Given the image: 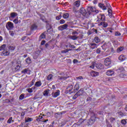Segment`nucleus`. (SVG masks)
I'll list each match as a JSON object with an SVG mask.
<instances>
[{"instance_id": "obj_1", "label": "nucleus", "mask_w": 127, "mask_h": 127, "mask_svg": "<svg viewBox=\"0 0 127 127\" xmlns=\"http://www.w3.org/2000/svg\"><path fill=\"white\" fill-rule=\"evenodd\" d=\"M1 50H3L1 53L2 56H8L10 53L9 51H8L7 49H6V45L5 44H3L0 47V51H1Z\"/></svg>"}, {"instance_id": "obj_2", "label": "nucleus", "mask_w": 127, "mask_h": 127, "mask_svg": "<svg viewBox=\"0 0 127 127\" xmlns=\"http://www.w3.org/2000/svg\"><path fill=\"white\" fill-rule=\"evenodd\" d=\"M80 13L85 17H89L90 13L86 11V10L84 8H81L80 9Z\"/></svg>"}, {"instance_id": "obj_3", "label": "nucleus", "mask_w": 127, "mask_h": 127, "mask_svg": "<svg viewBox=\"0 0 127 127\" xmlns=\"http://www.w3.org/2000/svg\"><path fill=\"white\" fill-rule=\"evenodd\" d=\"M98 21H100V22H104L105 21V20H106V16H105V15L103 14H100L98 16Z\"/></svg>"}, {"instance_id": "obj_4", "label": "nucleus", "mask_w": 127, "mask_h": 127, "mask_svg": "<svg viewBox=\"0 0 127 127\" xmlns=\"http://www.w3.org/2000/svg\"><path fill=\"white\" fill-rule=\"evenodd\" d=\"M67 28H68V25L67 24H64L58 27L59 30H61V31L64 30V29H67Z\"/></svg>"}, {"instance_id": "obj_5", "label": "nucleus", "mask_w": 127, "mask_h": 127, "mask_svg": "<svg viewBox=\"0 0 127 127\" xmlns=\"http://www.w3.org/2000/svg\"><path fill=\"white\" fill-rule=\"evenodd\" d=\"M112 64V62L111 61V59L110 58H106L104 61V64L105 66H110Z\"/></svg>"}, {"instance_id": "obj_6", "label": "nucleus", "mask_w": 127, "mask_h": 127, "mask_svg": "<svg viewBox=\"0 0 127 127\" xmlns=\"http://www.w3.org/2000/svg\"><path fill=\"white\" fill-rule=\"evenodd\" d=\"M72 90H73V85H69L66 89V91L67 93H68V94H71Z\"/></svg>"}, {"instance_id": "obj_7", "label": "nucleus", "mask_w": 127, "mask_h": 127, "mask_svg": "<svg viewBox=\"0 0 127 127\" xmlns=\"http://www.w3.org/2000/svg\"><path fill=\"white\" fill-rule=\"evenodd\" d=\"M6 27L8 30H10V29L13 27V23H11V22H8Z\"/></svg>"}, {"instance_id": "obj_8", "label": "nucleus", "mask_w": 127, "mask_h": 127, "mask_svg": "<svg viewBox=\"0 0 127 127\" xmlns=\"http://www.w3.org/2000/svg\"><path fill=\"white\" fill-rule=\"evenodd\" d=\"M68 76H59L58 77V81H65V80H66Z\"/></svg>"}, {"instance_id": "obj_9", "label": "nucleus", "mask_w": 127, "mask_h": 127, "mask_svg": "<svg viewBox=\"0 0 127 127\" xmlns=\"http://www.w3.org/2000/svg\"><path fill=\"white\" fill-rule=\"evenodd\" d=\"M94 123H95V119L94 117H91L88 122V126H92Z\"/></svg>"}, {"instance_id": "obj_10", "label": "nucleus", "mask_w": 127, "mask_h": 127, "mask_svg": "<svg viewBox=\"0 0 127 127\" xmlns=\"http://www.w3.org/2000/svg\"><path fill=\"white\" fill-rule=\"evenodd\" d=\"M106 74L107 76H113L115 74V71L112 70H108L107 71Z\"/></svg>"}, {"instance_id": "obj_11", "label": "nucleus", "mask_w": 127, "mask_h": 127, "mask_svg": "<svg viewBox=\"0 0 127 127\" xmlns=\"http://www.w3.org/2000/svg\"><path fill=\"white\" fill-rule=\"evenodd\" d=\"M98 25L99 26H101V25H102L103 27H108V23L105 22V21L103 22H100L99 24Z\"/></svg>"}, {"instance_id": "obj_12", "label": "nucleus", "mask_w": 127, "mask_h": 127, "mask_svg": "<svg viewBox=\"0 0 127 127\" xmlns=\"http://www.w3.org/2000/svg\"><path fill=\"white\" fill-rule=\"evenodd\" d=\"M90 47L91 49H96L98 47V45L95 43H92L90 44Z\"/></svg>"}, {"instance_id": "obj_13", "label": "nucleus", "mask_w": 127, "mask_h": 127, "mask_svg": "<svg viewBox=\"0 0 127 127\" xmlns=\"http://www.w3.org/2000/svg\"><path fill=\"white\" fill-rule=\"evenodd\" d=\"M96 67L97 69H103L104 68V65L102 64L97 63H96Z\"/></svg>"}, {"instance_id": "obj_14", "label": "nucleus", "mask_w": 127, "mask_h": 127, "mask_svg": "<svg viewBox=\"0 0 127 127\" xmlns=\"http://www.w3.org/2000/svg\"><path fill=\"white\" fill-rule=\"evenodd\" d=\"M87 10V13H89V15H90L91 12H94V11H95V8H93V7H89Z\"/></svg>"}, {"instance_id": "obj_15", "label": "nucleus", "mask_w": 127, "mask_h": 127, "mask_svg": "<svg viewBox=\"0 0 127 127\" xmlns=\"http://www.w3.org/2000/svg\"><path fill=\"white\" fill-rule=\"evenodd\" d=\"M83 90H80L76 94L74 95V98H77L78 96H81V95H83Z\"/></svg>"}, {"instance_id": "obj_16", "label": "nucleus", "mask_w": 127, "mask_h": 127, "mask_svg": "<svg viewBox=\"0 0 127 127\" xmlns=\"http://www.w3.org/2000/svg\"><path fill=\"white\" fill-rule=\"evenodd\" d=\"M52 95L54 98H57V97L60 95V91H59V90H58L55 93H52Z\"/></svg>"}, {"instance_id": "obj_17", "label": "nucleus", "mask_w": 127, "mask_h": 127, "mask_svg": "<svg viewBox=\"0 0 127 127\" xmlns=\"http://www.w3.org/2000/svg\"><path fill=\"white\" fill-rule=\"evenodd\" d=\"M91 75L92 77H96L99 75V72L93 70L91 72Z\"/></svg>"}, {"instance_id": "obj_18", "label": "nucleus", "mask_w": 127, "mask_h": 127, "mask_svg": "<svg viewBox=\"0 0 127 127\" xmlns=\"http://www.w3.org/2000/svg\"><path fill=\"white\" fill-rule=\"evenodd\" d=\"M98 6H99L100 8H102L103 10H106V9H107V7H106V6H105V4L103 3H99L98 4Z\"/></svg>"}, {"instance_id": "obj_19", "label": "nucleus", "mask_w": 127, "mask_h": 127, "mask_svg": "<svg viewBox=\"0 0 127 127\" xmlns=\"http://www.w3.org/2000/svg\"><path fill=\"white\" fill-rule=\"evenodd\" d=\"M41 85H42V82H41V81H37L35 84V86L37 87H41Z\"/></svg>"}, {"instance_id": "obj_20", "label": "nucleus", "mask_w": 127, "mask_h": 127, "mask_svg": "<svg viewBox=\"0 0 127 127\" xmlns=\"http://www.w3.org/2000/svg\"><path fill=\"white\" fill-rule=\"evenodd\" d=\"M32 121H33V119L32 118L28 117L25 119V123H30V122H32Z\"/></svg>"}, {"instance_id": "obj_21", "label": "nucleus", "mask_w": 127, "mask_h": 127, "mask_svg": "<svg viewBox=\"0 0 127 127\" xmlns=\"http://www.w3.org/2000/svg\"><path fill=\"white\" fill-rule=\"evenodd\" d=\"M8 49H9V51H11V52H13V51H14V49H15V47L12 46H9L8 47Z\"/></svg>"}, {"instance_id": "obj_22", "label": "nucleus", "mask_w": 127, "mask_h": 127, "mask_svg": "<svg viewBox=\"0 0 127 127\" xmlns=\"http://www.w3.org/2000/svg\"><path fill=\"white\" fill-rule=\"evenodd\" d=\"M119 60H120V61H124L126 60V56H125L124 55H121L119 57Z\"/></svg>"}, {"instance_id": "obj_23", "label": "nucleus", "mask_w": 127, "mask_h": 127, "mask_svg": "<svg viewBox=\"0 0 127 127\" xmlns=\"http://www.w3.org/2000/svg\"><path fill=\"white\" fill-rule=\"evenodd\" d=\"M69 38L72 40H77V39L79 38V37H77L76 35H73L70 36Z\"/></svg>"}, {"instance_id": "obj_24", "label": "nucleus", "mask_w": 127, "mask_h": 127, "mask_svg": "<svg viewBox=\"0 0 127 127\" xmlns=\"http://www.w3.org/2000/svg\"><path fill=\"white\" fill-rule=\"evenodd\" d=\"M124 49V47H120L117 49V52H118V53H120V52H122V51H123Z\"/></svg>"}, {"instance_id": "obj_25", "label": "nucleus", "mask_w": 127, "mask_h": 127, "mask_svg": "<svg viewBox=\"0 0 127 127\" xmlns=\"http://www.w3.org/2000/svg\"><path fill=\"white\" fill-rule=\"evenodd\" d=\"M94 41L96 43H100V42H101V40L98 37H95L94 38Z\"/></svg>"}, {"instance_id": "obj_26", "label": "nucleus", "mask_w": 127, "mask_h": 127, "mask_svg": "<svg viewBox=\"0 0 127 127\" xmlns=\"http://www.w3.org/2000/svg\"><path fill=\"white\" fill-rule=\"evenodd\" d=\"M46 36H45V33H43L39 37V39L40 40H41V39H45Z\"/></svg>"}, {"instance_id": "obj_27", "label": "nucleus", "mask_w": 127, "mask_h": 127, "mask_svg": "<svg viewBox=\"0 0 127 127\" xmlns=\"http://www.w3.org/2000/svg\"><path fill=\"white\" fill-rule=\"evenodd\" d=\"M10 16H11V17H12V18H13L15 17V16H17V13H16L15 12L11 13Z\"/></svg>"}, {"instance_id": "obj_28", "label": "nucleus", "mask_w": 127, "mask_h": 127, "mask_svg": "<svg viewBox=\"0 0 127 127\" xmlns=\"http://www.w3.org/2000/svg\"><path fill=\"white\" fill-rule=\"evenodd\" d=\"M80 0H77L75 2L74 5H76L77 7H79V6H80Z\"/></svg>"}, {"instance_id": "obj_29", "label": "nucleus", "mask_w": 127, "mask_h": 127, "mask_svg": "<svg viewBox=\"0 0 127 127\" xmlns=\"http://www.w3.org/2000/svg\"><path fill=\"white\" fill-rule=\"evenodd\" d=\"M36 28H37V25H36L35 24H33L31 27V29L32 30H34L36 29Z\"/></svg>"}, {"instance_id": "obj_30", "label": "nucleus", "mask_w": 127, "mask_h": 127, "mask_svg": "<svg viewBox=\"0 0 127 127\" xmlns=\"http://www.w3.org/2000/svg\"><path fill=\"white\" fill-rule=\"evenodd\" d=\"M52 77H53V75L52 74H49L47 77V80H48V81H50V80L52 79Z\"/></svg>"}, {"instance_id": "obj_31", "label": "nucleus", "mask_w": 127, "mask_h": 127, "mask_svg": "<svg viewBox=\"0 0 127 127\" xmlns=\"http://www.w3.org/2000/svg\"><path fill=\"white\" fill-rule=\"evenodd\" d=\"M48 94H49V90H45V91L44 92V95L46 97L48 96Z\"/></svg>"}, {"instance_id": "obj_32", "label": "nucleus", "mask_w": 127, "mask_h": 127, "mask_svg": "<svg viewBox=\"0 0 127 127\" xmlns=\"http://www.w3.org/2000/svg\"><path fill=\"white\" fill-rule=\"evenodd\" d=\"M26 62L27 64H30L31 63V59H30V58H28L26 60Z\"/></svg>"}, {"instance_id": "obj_33", "label": "nucleus", "mask_w": 127, "mask_h": 127, "mask_svg": "<svg viewBox=\"0 0 127 127\" xmlns=\"http://www.w3.org/2000/svg\"><path fill=\"white\" fill-rule=\"evenodd\" d=\"M32 89H33V87H32L31 88H27L26 91H27L28 93H32V92H33V90Z\"/></svg>"}, {"instance_id": "obj_34", "label": "nucleus", "mask_w": 127, "mask_h": 127, "mask_svg": "<svg viewBox=\"0 0 127 127\" xmlns=\"http://www.w3.org/2000/svg\"><path fill=\"white\" fill-rule=\"evenodd\" d=\"M63 16L64 18H68V17H69V14L65 13L64 14Z\"/></svg>"}, {"instance_id": "obj_35", "label": "nucleus", "mask_w": 127, "mask_h": 127, "mask_svg": "<svg viewBox=\"0 0 127 127\" xmlns=\"http://www.w3.org/2000/svg\"><path fill=\"white\" fill-rule=\"evenodd\" d=\"M95 66H96V63H93L91 65H90L89 67L92 69H94V68H95Z\"/></svg>"}, {"instance_id": "obj_36", "label": "nucleus", "mask_w": 127, "mask_h": 127, "mask_svg": "<svg viewBox=\"0 0 127 127\" xmlns=\"http://www.w3.org/2000/svg\"><path fill=\"white\" fill-rule=\"evenodd\" d=\"M24 99V94H22L20 95L19 97V100H23Z\"/></svg>"}, {"instance_id": "obj_37", "label": "nucleus", "mask_w": 127, "mask_h": 127, "mask_svg": "<svg viewBox=\"0 0 127 127\" xmlns=\"http://www.w3.org/2000/svg\"><path fill=\"white\" fill-rule=\"evenodd\" d=\"M61 17H62V16L61 15V14H60L59 15L56 17V19H57V20H60V19H61Z\"/></svg>"}, {"instance_id": "obj_38", "label": "nucleus", "mask_w": 127, "mask_h": 127, "mask_svg": "<svg viewBox=\"0 0 127 127\" xmlns=\"http://www.w3.org/2000/svg\"><path fill=\"white\" fill-rule=\"evenodd\" d=\"M79 84L76 83L75 85L74 86V88L75 90H79Z\"/></svg>"}, {"instance_id": "obj_39", "label": "nucleus", "mask_w": 127, "mask_h": 127, "mask_svg": "<svg viewBox=\"0 0 127 127\" xmlns=\"http://www.w3.org/2000/svg\"><path fill=\"white\" fill-rule=\"evenodd\" d=\"M121 124H122V125H127V120H122L121 121Z\"/></svg>"}, {"instance_id": "obj_40", "label": "nucleus", "mask_w": 127, "mask_h": 127, "mask_svg": "<svg viewBox=\"0 0 127 127\" xmlns=\"http://www.w3.org/2000/svg\"><path fill=\"white\" fill-rule=\"evenodd\" d=\"M12 121V117H10L7 121V124H11V122Z\"/></svg>"}, {"instance_id": "obj_41", "label": "nucleus", "mask_w": 127, "mask_h": 127, "mask_svg": "<svg viewBox=\"0 0 127 127\" xmlns=\"http://www.w3.org/2000/svg\"><path fill=\"white\" fill-rule=\"evenodd\" d=\"M19 69H20V66H19V65H17L15 67V69L16 70V71H18Z\"/></svg>"}, {"instance_id": "obj_42", "label": "nucleus", "mask_w": 127, "mask_h": 127, "mask_svg": "<svg viewBox=\"0 0 127 127\" xmlns=\"http://www.w3.org/2000/svg\"><path fill=\"white\" fill-rule=\"evenodd\" d=\"M121 34L120 32H115V36H121Z\"/></svg>"}, {"instance_id": "obj_43", "label": "nucleus", "mask_w": 127, "mask_h": 127, "mask_svg": "<svg viewBox=\"0 0 127 127\" xmlns=\"http://www.w3.org/2000/svg\"><path fill=\"white\" fill-rule=\"evenodd\" d=\"M9 34L11 35V36H13L14 35V32L13 31H10L9 32Z\"/></svg>"}, {"instance_id": "obj_44", "label": "nucleus", "mask_w": 127, "mask_h": 127, "mask_svg": "<svg viewBox=\"0 0 127 127\" xmlns=\"http://www.w3.org/2000/svg\"><path fill=\"white\" fill-rule=\"evenodd\" d=\"M28 72V69H25L23 71H22V73H23L24 74H26Z\"/></svg>"}, {"instance_id": "obj_45", "label": "nucleus", "mask_w": 127, "mask_h": 127, "mask_svg": "<svg viewBox=\"0 0 127 127\" xmlns=\"http://www.w3.org/2000/svg\"><path fill=\"white\" fill-rule=\"evenodd\" d=\"M108 12L109 15H111V14H112V9L111 8H108Z\"/></svg>"}, {"instance_id": "obj_46", "label": "nucleus", "mask_w": 127, "mask_h": 127, "mask_svg": "<svg viewBox=\"0 0 127 127\" xmlns=\"http://www.w3.org/2000/svg\"><path fill=\"white\" fill-rule=\"evenodd\" d=\"M34 83H35V79H34L32 80L31 83L30 84L31 86H33V85H34Z\"/></svg>"}, {"instance_id": "obj_47", "label": "nucleus", "mask_w": 127, "mask_h": 127, "mask_svg": "<svg viewBox=\"0 0 127 127\" xmlns=\"http://www.w3.org/2000/svg\"><path fill=\"white\" fill-rule=\"evenodd\" d=\"M60 23H61V24H64V23H65V20L62 19L60 21Z\"/></svg>"}, {"instance_id": "obj_48", "label": "nucleus", "mask_w": 127, "mask_h": 127, "mask_svg": "<svg viewBox=\"0 0 127 127\" xmlns=\"http://www.w3.org/2000/svg\"><path fill=\"white\" fill-rule=\"evenodd\" d=\"M96 53H97V54H100V53H101V49H97L96 50Z\"/></svg>"}, {"instance_id": "obj_49", "label": "nucleus", "mask_w": 127, "mask_h": 127, "mask_svg": "<svg viewBox=\"0 0 127 127\" xmlns=\"http://www.w3.org/2000/svg\"><path fill=\"white\" fill-rule=\"evenodd\" d=\"M72 35H77L78 34V33L77 31H74L73 32H72Z\"/></svg>"}, {"instance_id": "obj_50", "label": "nucleus", "mask_w": 127, "mask_h": 127, "mask_svg": "<svg viewBox=\"0 0 127 127\" xmlns=\"http://www.w3.org/2000/svg\"><path fill=\"white\" fill-rule=\"evenodd\" d=\"M76 79L77 80H82L83 79V76H80L77 77Z\"/></svg>"}, {"instance_id": "obj_51", "label": "nucleus", "mask_w": 127, "mask_h": 127, "mask_svg": "<svg viewBox=\"0 0 127 127\" xmlns=\"http://www.w3.org/2000/svg\"><path fill=\"white\" fill-rule=\"evenodd\" d=\"M68 49H66L65 50H63L62 51V53H67L68 52Z\"/></svg>"}, {"instance_id": "obj_52", "label": "nucleus", "mask_w": 127, "mask_h": 127, "mask_svg": "<svg viewBox=\"0 0 127 127\" xmlns=\"http://www.w3.org/2000/svg\"><path fill=\"white\" fill-rule=\"evenodd\" d=\"M13 22L14 23H18V20L17 19H15L14 20H13Z\"/></svg>"}, {"instance_id": "obj_53", "label": "nucleus", "mask_w": 127, "mask_h": 127, "mask_svg": "<svg viewBox=\"0 0 127 127\" xmlns=\"http://www.w3.org/2000/svg\"><path fill=\"white\" fill-rule=\"evenodd\" d=\"M108 31H109L110 32H111V33H113V30H114V29H112V28H108Z\"/></svg>"}, {"instance_id": "obj_54", "label": "nucleus", "mask_w": 127, "mask_h": 127, "mask_svg": "<svg viewBox=\"0 0 127 127\" xmlns=\"http://www.w3.org/2000/svg\"><path fill=\"white\" fill-rule=\"evenodd\" d=\"M93 2L94 4H97V3H98V0H94Z\"/></svg>"}, {"instance_id": "obj_55", "label": "nucleus", "mask_w": 127, "mask_h": 127, "mask_svg": "<svg viewBox=\"0 0 127 127\" xmlns=\"http://www.w3.org/2000/svg\"><path fill=\"white\" fill-rule=\"evenodd\" d=\"M45 42H46V41L45 40L42 41L41 43V45H44V44H45Z\"/></svg>"}, {"instance_id": "obj_56", "label": "nucleus", "mask_w": 127, "mask_h": 127, "mask_svg": "<svg viewBox=\"0 0 127 127\" xmlns=\"http://www.w3.org/2000/svg\"><path fill=\"white\" fill-rule=\"evenodd\" d=\"M68 46L69 47H70V48H73V49H75V47L74 45H69Z\"/></svg>"}, {"instance_id": "obj_57", "label": "nucleus", "mask_w": 127, "mask_h": 127, "mask_svg": "<svg viewBox=\"0 0 127 127\" xmlns=\"http://www.w3.org/2000/svg\"><path fill=\"white\" fill-rule=\"evenodd\" d=\"M106 4L107 7H110V6H111V5H110V3H109L107 2H106Z\"/></svg>"}, {"instance_id": "obj_58", "label": "nucleus", "mask_w": 127, "mask_h": 127, "mask_svg": "<svg viewBox=\"0 0 127 127\" xmlns=\"http://www.w3.org/2000/svg\"><path fill=\"white\" fill-rule=\"evenodd\" d=\"M25 115V113L24 112H22L21 113V117H24V115Z\"/></svg>"}, {"instance_id": "obj_59", "label": "nucleus", "mask_w": 127, "mask_h": 127, "mask_svg": "<svg viewBox=\"0 0 127 127\" xmlns=\"http://www.w3.org/2000/svg\"><path fill=\"white\" fill-rule=\"evenodd\" d=\"M30 87H32L31 84H27V88H30Z\"/></svg>"}, {"instance_id": "obj_60", "label": "nucleus", "mask_w": 127, "mask_h": 127, "mask_svg": "<svg viewBox=\"0 0 127 127\" xmlns=\"http://www.w3.org/2000/svg\"><path fill=\"white\" fill-rule=\"evenodd\" d=\"M91 100H92V98H91V97H88L87 98L86 101H87V102H89V101H91Z\"/></svg>"}, {"instance_id": "obj_61", "label": "nucleus", "mask_w": 127, "mask_h": 127, "mask_svg": "<svg viewBox=\"0 0 127 127\" xmlns=\"http://www.w3.org/2000/svg\"><path fill=\"white\" fill-rule=\"evenodd\" d=\"M26 38V37H23L22 38H21V40L22 41H24V40H25V39Z\"/></svg>"}, {"instance_id": "obj_62", "label": "nucleus", "mask_w": 127, "mask_h": 127, "mask_svg": "<svg viewBox=\"0 0 127 127\" xmlns=\"http://www.w3.org/2000/svg\"><path fill=\"white\" fill-rule=\"evenodd\" d=\"M73 63H78V60H73Z\"/></svg>"}, {"instance_id": "obj_63", "label": "nucleus", "mask_w": 127, "mask_h": 127, "mask_svg": "<svg viewBox=\"0 0 127 127\" xmlns=\"http://www.w3.org/2000/svg\"><path fill=\"white\" fill-rule=\"evenodd\" d=\"M111 52H113V53H115V50H114L113 48H111Z\"/></svg>"}, {"instance_id": "obj_64", "label": "nucleus", "mask_w": 127, "mask_h": 127, "mask_svg": "<svg viewBox=\"0 0 127 127\" xmlns=\"http://www.w3.org/2000/svg\"><path fill=\"white\" fill-rule=\"evenodd\" d=\"M3 39H2V37L0 36V42H1V41H2Z\"/></svg>"}]
</instances>
